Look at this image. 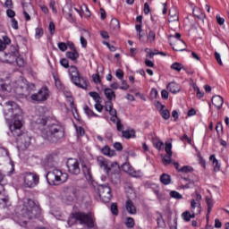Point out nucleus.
Listing matches in <instances>:
<instances>
[{"label": "nucleus", "mask_w": 229, "mask_h": 229, "mask_svg": "<svg viewBox=\"0 0 229 229\" xmlns=\"http://www.w3.org/2000/svg\"><path fill=\"white\" fill-rule=\"evenodd\" d=\"M104 94L106 98H107L108 101H112V99H115V92H114V90H112V89L110 88H106L104 90Z\"/></svg>", "instance_id": "obj_29"}, {"label": "nucleus", "mask_w": 229, "mask_h": 229, "mask_svg": "<svg viewBox=\"0 0 229 229\" xmlns=\"http://www.w3.org/2000/svg\"><path fill=\"white\" fill-rule=\"evenodd\" d=\"M111 212L113 216H119V209L117 208L116 203L111 204Z\"/></svg>", "instance_id": "obj_42"}, {"label": "nucleus", "mask_w": 229, "mask_h": 229, "mask_svg": "<svg viewBox=\"0 0 229 229\" xmlns=\"http://www.w3.org/2000/svg\"><path fill=\"white\" fill-rule=\"evenodd\" d=\"M114 148L116 151H123V144H121V142H115Z\"/></svg>", "instance_id": "obj_62"}, {"label": "nucleus", "mask_w": 229, "mask_h": 229, "mask_svg": "<svg viewBox=\"0 0 229 229\" xmlns=\"http://www.w3.org/2000/svg\"><path fill=\"white\" fill-rule=\"evenodd\" d=\"M206 204L208 207L207 219H208V216H210V212H212V208H214V200L209 197H206Z\"/></svg>", "instance_id": "obj_27"}, {"label": "nucleus", "mask_w": 229, "mask_h": 229, "mask_svg": "<svg viewBox=\"0 0 229 229\" xmlns=\"http://www.w3.org/2000/svg\"><path fill=\"white\" fill-rule=\"evenodd\" d=\"M37 124H41V126H47L42 130V137L45 140L52 142L53 144L62 140L65 135V131L64 126L60 123H50L49 119L44 116H39L37 121Z\"/></svg>", "instance_id": "obj_2"}, {"label": "nucleus", "mask_w": 229, "mask_h": 229, "mask_svg": "<svg viewBox=\"0 0 229 229\" xmlns=\"http://www.w3.org/2000/svg\"><path fill=\"white\" fill-rule=\"evenodd\" d=\"M160 182L163 183V185H169V183H171V175L167 174H161Z\"/></svg>", "instance_id": "obj_33"}, {"label": "nucleus", "mask_w": 229, "mask_h": 229, "mask_svg": "<svg viewBox=\"0 0 229 229\" xmlns=\"http://www.w3.org/2000/svg\"><path fill=\"white\" fill-rule=\"evenodd\" d=\"M6 15L7 17H9L10 19H13V17H15V13L13 10L12 9H7L6 11Z\"/></svg>", "instance_id": "obj_59"}, {"label": "nucleus", "mask_w": 229, "mask_h": 229, "mask_svg": "<svg viewBox=\"0 0 229 229\" xmlns=\"http://www.w3.org/2000/svg\"><path fill=\"white\" fill-rule=\"evenodd\" d=\"M46 178L49 185H61L67 182L69 175L59 169H54L46 174Z\"/></svg>", "instance_id": "obj_5"}, {"label": "nucleus", "mask_w": 229, "mask_h": 229, "mask_svg": "<svg viewBox=\"0 0 229 229\" xmlns=\"http://www.w3.org/2000/svg\"><path fill=\"white\" fill-rule=\"evenodd\" d=\"M148 41L151 43H153V41L155 40V38H157V34L155 33V31L153 30H149L148 36H147Z\"/></svg>", "instance_id": "obj_40"}, {"label": "nucleus", "mask_w": 229, "mask_h": 229, "mask_svg": "<svg viewBox=\"0 0 229 229\" xmlns=\"http://www.w3.org/2000/svg\"><path fill=\"white\" fill-rule=\"evenodd\" d=\"M193 15L199 21H205V13H203V11L198 7L193 9Z\"/></svg>", "instance_id": "obj_25"}, {"label": "nucleus", "mask_w": 229, "mask_h": 229, "mask_svg": "<svg viewBox=\"0 0 229 229\" xmlns=\"http://www.w3.org/2000/svg\"><path fill=\"white\" fill-rule=\"evenodd\" d=\"M3 44H4V47L6 48V46H10L12 44V39L8 38V36H4L3 37Z\"/></svg>", "instance_id": "obj_51"}, {"label": "nucleus", "mask_w": 229, "mask_h": 229, "mask_svg": "<svg viewBox=\"0 0 229 229\" xmlns=\"http://www.w3.org/2000/svg\"><path fill=\"white\" fill-rule=\"evenodd\" d=\"M130 89V85H128V82L124 80L122 81V86H120L121 90H128Z\"/></svg>", "instance_id": "obj_53"}, {"label": "nucleus", "mask_w": 229, "mask_h": 229, "mask_svg": "<svg viewBox=\"0 0 229 229\" xmlns=\"http://www.w3.org/2000/svg\"><path fill=\"white\" fill-rule=\"evenodd\" d=\"M23 8V15L25 17L26 21H31V16L28 13L30 10H33V5H31L30 3L22 4Z\"/></svg>", "instance_id": "obj_18"}, {"label": "nucleus", "mask_w": 229, "mask_h": 229, "mask_svg": "<svg viewBox=\"0 0 229 229\" xmlns=\"http://www.w3.org/2000/svg\"><path fill=\"white\" fill-rule=\"evenodd\" d=\"M182 217L184 219V221L189 222L191 221V212L185 211L182 214Z\"/></svg>", "instance_id": "obj_49"}, {"label": "nucleus", "mask_w": 229, "mask_h": 229, "mask_svg": "<svg viewBox=\"0 0 229 229\" xmlns=\"http://www.w3.org/2000/svg\"><path fill=\"white\" fill-rule=\"evenodd\" d=\"M40 182V176L36 173L27 172L23 174V186L27 189H34Z\"/></svg>", "instance_id": "obj_7"}, {"label": "nucleus", "mask_w": 229, "mask_h": 229, "mask_svg": "<svg viewBox=\"0 0 229 229\" xmlns=\"http://www.w3.org/2000/svg\"><path fill=\"white\" fill-rule=\"evenodd\" d=\"M114 108V103H112V100H108L106 102L105 110L106 112H108V110H112Z\"/></svg>", "instance_id": "obj_48"}, {"label": "nucleus", "mask_w": 229, "mask_h": 229, "mask_svg": "<svg viewBox=\"0 0 229 229\" xmlns=\"http://www.w3.org/2000/svg\"><path fill=\"white\" fill-rule=\"evenodd\" d=\"M170 196H171V198H174V199H182V198H183V196H182V194H180V192H178L176 191H170Z\"/></svg>", "instance_id": "obj_41"}, {"label": "nucleus", "mask_w": 229, "mask_h": 229, "mask_svg": "<svg viewBox=\"0 0 229 229\" xmlns=\"http://www.w3.org/2000/svg\"><path fill=\"white\" fill-rule=\"evenodd\" d=\"M77 222H79L80 225H86L88 228H94V218L90 214L80 212L72 213L68 218L69 226L76 225Z\"/></svg>", "instance_id": "obj_4"}, {"label": "nucleus", "mask_w": 229, "mask_h": 229, "mask_svg": "<svg viewBox=\"0 0 229 229\" xmlns=\"http://www.w3.org/2000/svg\"><path fill=\"white\" fill-rule=\"evenodd\" d=\"M115 76L116 78H118V80H124V72H123V70L118 69L115 72Z\"/></svg>", "instance_id": "obj_45"}, {"label": "nucleus", "mask_w": 229, "mask_h": 229, "mask_svg": "<svg viewBox=\"0 0 229 229\" xmlns=\"http://www.w3.org/2000/svg\"><path fill=\"white\" fill-rule=\"evenodd\" d=\"M63 13L70 22H74V21H76V19L72 17V4H66L63 8Z\"/></svg>", "instance_id": "obj_14"}, {"label": "nucleus", "mask_w": 229, "mask_h": 229, "mask_svg": "<svg viewBox=\"0 0 229 229\" xmlns=\"http://www.w3.org/2000/svg\"><path fill=\"white\" fill-rule=\"evenodd\" d=\"M122 137L123 139H133L135 138V130L131 129L129 131H122Z\"/></svg>", "instance_id": "obj_30"}, {"label": "nucleus", "mask_w": 229, "mask_h": 229, "mask_svg": "<svg viewBox=\"0 0 229 229\" xmlns=\"http://www.w3.org/2000/svg\"><path fill=\"white\" fill-rule=\"evenodd\" d=\"M60 64L64 69H69V60L63 58L60 60Z\"/></svg>", "instance_id": "obj_52"}, {"label": "nucleus", "mask_w": 229, "mask_h": 229, "mask_svg": "<svg viewBox=\"0 0 229 229\" xmlns=\"http://www.w3.org/2000/svg\"><path fill=\"white\" fill-rule=\"evenodd\" d=\"M4 7L5 8H13V2L12 0H6L4 3Z\"/></svg>", "instance_id": "obj_64"}, {"label": "nucleus", "mask_w": 229, "mask_h": 229, "mask_svg": "<svg viewBox=\"0 0 229 229\" xmlns=\"http://www.w3.org/2000/svg\"><path fill=\"white\" fill-rule=\"evenodd\" d=\"M57 159L58 156L56 154H49L46 157V164L48 165V167H53Z\"/></svg>", "instance_id": "obj_19"}, {"label": "nucleus", "mask_w": 229, "mask_h": 229, "mask_svg": "<svg viewBox=\"0 0 229 229\" xmlns=\"http://www.w3.org/2000/svg\"><path fill=\"white\" fill-rule=\"evenodd\" d=\"M4 115L6 121H13L9 125V130L13 137H16V142L21 149H28L31 146V136L28 132L22 131V110L19 105L13 101H8L4 106Z\"/></svg>", "instance_id": "obj_1"}, {"label": "nucleus", "mask_w": 229, "mask_h": 229, "mask_svg": "<svg viewBox=\"0 0 229 229\" xmlns=\"http://www.w3.org/2000/svg\"><path fill=\"white\" fill-rule=\"evenodd\" d=\"M21 218L15 221L21 226H27L28 222L30 219H38L40 217V214H42V209H40V205L38 202H35V200L31 199L25 198L23 199V208L19 212Z\"/></svg>", "instance_id": "obj_3"}, {"label": "nucleus", "mask_w": 229, "mask_h": 229, "mask_svg": "<svg viewBox=\"0 0 229 229\" xmlns=\"http://www.w3.org/2000/svg\"><path fill=\"white\" fill-rule=\"evenodd\" d=\"M101 151L102 154L106 157H115V150L110 149V147H108V145L105 146Z\"/></svg>", "instance_id": "obj_28"}, {"label": "nucleus", "mask_w": 229, "mask_h": 229, "mask_svg": "<svg viewBox=\"0 0 229 229\" xmlns=\"http://www.w3.org/2000/svg\"><path fill=\"white\" fill-rule=\"evenodd\" d=\"M58 47L60 49V51H67V44L64 43V42H59L58 43Z\"/></svg>", "instance_id": "obj_55"}, {"label": "nucleus", "mask_w": 229, "mask_h": 229, "mask_svg": "<svg viewBox=\"0 0 229 229\" xmlns=\"http://www.w3.org/2000/svg\"><path fill=\"white\" fill-rule=\"evenodd\" d=\"M167 90L172 92V94H178L180 91V85H178L176 82H170L167 87Z\"/></svg>", "instance_id": "obj_22"}, {"label": "nucleus", "mask_w": 229, "mask_h": 229, "mask_svg": "<svg viewBox=\"0 0 229 229\" xmlns=\"http://www.w3.org/2000/svg\"><path fill=\"white\" fill-rule=\"evenodd\" d=\"M171 69H173L174 71H177V72H180V71H182V69H183V64H182L180 63H174L171 65Z\"/></svg>", "instance_id": "obj_39"}, {"label": "nucleus", "mask_w": 229, "mask_h": 229, "mask_svg": "<svg viewBox=\"0 0 229 229\" xmlns=\"http://www.w3.org/2000/svg\"><path fill=\"white\" fill-rule=\"evenodd\" d=\"M48 30H49L50 35H55V22L50 21Z\"/></svg>", "instance_id": "obj_56"}, {"label": "nucleus", "mask_w": 229, "mask_h": 229, "mask_svg": "<svg viewBox=\"0 0 229 229\" xmlns=\"http://www.w3.org/2000/svg\"><path fill=\"white\" fill-rule=\"evenodd\" d=\"M97 163L100 169L105 171L106 174H110V170L112 169V165H114V162H111L104 157H98Z\"/></svg>", "instance_id": "obj_13"}, {"label": "nucleus", "mask_w": 229, "mask_h": 229, "mask_svg": "<svg viewBox=\"0 0 229 229\" xmlns=\"http://www.w3.org/2000/svg\"><path fill=\"white\" fill-rule=\"evenodd\" d=\"M124 128V125H123V123H121V119L117 118V121H116V130L118 131H123Z\"/></svg>", "instance_id": "obj_54"}, {"label": "nucleus", "mask_w": 229, "mask_h": 229, "mask_svg": "<svg viewBox=\"0 0 229 229\" xmlns=\"http://www.w3.org/2000/svg\"><path fill=\"white\" fill-rule=\"evenodd\" d=\"M98 196L104 203H109L112 199V189L108 183L99 184L98 186Z\"/></svg>", "instance_id": "obj_8"}, {"label": "nucleus", "mask_w": 229, "mask_h": 229, "mask_svg": "<svg viewBox=\"0 0 229 229\" xmlns=\"http://www.w3.org/2000/svg\"><path fill=\"white\" fill-rule=\"evenodd\" d=\"M44 35V30L42 28H37L35 37L36 38H40Z\"/></svg>", "instance_id": "obj_46"}, {"label": "nucleus", "mask_w": 229, "mask_h": 229, "mask_svg": "<svg viewBox=\"0 0 229 229\" xmlns=\"http://www.w3.org/2000/svg\"><path fill=\"white\" fill-rule=\"evenodd\" d=\"M95 108L98 112H103V105H101V100L98 102H96Z\"/></svg>", "instance_id": "obj_57"}, {"label": "nucleus", "mask_w": 229, "mask_h": 229, "mask_svg": "<svg viewBox=\"0 0 229 229\" xmlns=\"http://www.w3.org/2000/svg\"><path fill=\"white\" fill-rule=\"evenodd\" d=\"M164 108H165V106H161V108L159 109L160 115L165 119V121H167L171 117V113L169 110Z\"/></svg>", "instance_id": "obj_23"}, {"label": "nucleus", "mask_w": 229, "mask_h": 229, "mask_svg": "<svg viewBox=\"0 0 229 229\" xmlns=\"http://www.w3.org/2000/svg\"><path fill=\"white\" fill-rule=\"evenodd\" d=\"M173 144L171 142H165V151L169 157H173Z\"/></svg>", "instance_id": "obj_35"}, {"label": "nucleus", "mask_w": 229, "mask_h": 229, "mask_svg": "<svg viewBox=\"0 0 229 229\" xmlns=\"http://www.w3.org/2000/svg\"><path fill=\"white\" fill-rule=\"evenodd\" d=\"M215 58L217 62V64H219V65L223 66V61H221V55L217 52H215Z\"/></svg>", "instance_id": "obj_58"}, {"label": "nucleus", "mask_w": 229, "mask_h": 229, "mask_svg": "<svg viewBox=\"0 0 229 229\" xmlns=\"http://www.w3.org/2000/svg\"><path fill=\"white\" fill-rule=\"evenodd\" d=\"M70 72L71 81H72V83L76 85V87H79V89H83L84 90H87V87H89V81L80 75L78 68L74 65L71 66Z\"/></svg>", "instance_id": "obj_6"}, {"label": "nucleus", "mask_w": 229, "mask_h": 229, "mask_svg": "<svg viewBox=\"0 0 229 229\" xmlns=\"http://www.w3.org/2000/svg\"><path fill=\"white\" fill-rule=\"evenodd\" d=\"M125 207L129 214H131V215L137 214V208H135V205L133 204V201H131V199H128L126 201Z\"/></svg>", "instance_id": "obj_21"}, {"label": "nucleus", "mask_w": 229, "mask_h": 229, "mask_svg": "<svg viewBox=\"0 0 229 229\" xmlns=\"http://www.w3.org/2000/svg\"><path fill=\"white\" fill-rule=\"evenodd\" d=\"M14 64H16V65H18V67H24V59L22 57H21L20 55H18L16 57V60L14 61Z\"/></svg>", "instance_id": "obj_43"}, {"label": "nucleus", "mask_w": 229, "mask_h": 229, "mask_svg": "<svg viewBox=\"0 0 229 229\" xmlns=\"http://www.w3.org/2000/svg\"><path fill=\"white\" fill-rule=\"evenodd\" d=\"M169 17L168 22H174V21H178V12L176 9L172 8L169 10Z\"/></svg>", "instance_id": "obj_26"}, {"label": "nucleus", "mask_w": 229, "mask_h": 229, "mask_svg": "<svg viewBox=\"0 0 229 229\" xmlns=\"http://www.w3.org/2000/svg\"><path fill=\"white\" fill-rule=\"evenodd\" d=\"M13 54H6L5 53V62L7 64H15V61L17 60L18 56H21V55H16L15 57H13Z\"/></svg>", "instance_id": "obj_32"}, {"label": "nucleus", "mask_w": 229, "mask_h": 229, "mask_svg": "<svg viewBox=\"0 0 229 229\" xmlns=\"http://www.w3.org/2000/svg\"><path fill=\"white\" fill-rule=\"evenodd\" d=\"M212 104L214 106L218 108V110H221V107L223 106V103H225V100L223 99V97L219 95H216L211 98Z\"/></svg>", "instance_id": "obj_17"}, {"label": "nucleus", "mask_w": 229, "mask_h": 229, "mask_svg": "<svg viewBox=\"0 0 229 229\" xmlns=\"http://www.w3.org/2000/svg\"><path fill=\"white\" fill-rule=\"evenodd\" d=\"M48 98L49 89H47V87H43L38 93L31 95L30 99H32V101L41 102L47 101Z\"/></svg>", "instance_id": "obj_12"}, {"label": "nucleus", "mask_w": 229, "mask_h": 229, "mask_svg": "<svg viewBox=\"0 0 229 229\" xmlns=\"http://www.w3.org/2000/svg\"><path fill=\"white\" fill-rule=\"evenodd\" d=\"M77 135L78 137H83L85 135V129L83 127L77 128Z\"/></svg>", "instance_id": "obj_60"}, {"label": "nucleus", "mask_w": 229, "mask_h": 229, "mask_svg": "<svg viewBox=\"0 0 229 229\" xmlns=\"http://www.w3.org/2000/svg\"><path fill=\"white\" fill-rule=\"evenodd\" d=\"M64 94L65 98L70 99L69 101L71 103V106H72L74 105V101L71 100L72 98V93H71V91H64Z\"/></svg>", "instance_id": "obj_50"}, {"label": "nucleus", "mask_w": 229, "mask_h": 229, "mask_svg": "<svg viewBox=\"0 0 229 229\" xmlns=\"http://www.w3.org/2000/svg\"><path fill=\"white\" fill-rule=\"evenodd\" d=\"M107 176H109L112 183L114 185L121 183V166H119L117 162H114V164L111 165V170Z\"/></svg>", "instance_id": "obj_9"}, {"label": "nucleus", "mask_w": 229, "mask_h": 229, "mask_svg": "<svg viewBox=\"0 0 229 229\" xmlns=\"http://www.w3.org/2000/svg\"><path fill=\"white\" fill-rule=\"evenodd\" d=\"M7 54L13 55V58H15L16 55H20L19 54V47L11 46L10 47V50H9V52Z\"/></svg>", "instance_id": "obj_37"}, {"label": "nucleus", "mask_w": 229, "mask_h": 229, "mask_svg": "<svg viewBox=\"0 0 229 229\" xmlns=\"http://www.w3.org/2000/svg\"><path fill=\"white\" fill-rule=\"evenodd\" d=\"M90 98H92L94 99V101L96 103H99V101H101V97L99 96V93L96 92V91H91L89 93Z\"/></svg>", "instance_id": "obj_36"}, {"label": "nucleus", "mask_w": 229, "mask_h": 229, "mask_svg": "<svg viewBox=\"0 0 229 229\" xmlns=\"http://www.w3.org/2000/svg\"><path fill=\"white\" fill-rule=\"evenodd\" d=\"M155 148H157V149H158V151H160V149H164V142H162L161 140L156 142Z\"/></svg>", "instance_id": "obj_61"}, {"label": "nucleus", "mask_w": 229, "mask_h": 229, "mask_svg": "<svg viewBox=\"0 0 229 229\" xmlns=\"http://www.w3.org/2000/svg\"><path fill=\"white\" fill-rule=\"evenodd\" d=\"M122 169L123 171H124V173H127L131 176H133V178H139L140 176L139 172L135 171V169L131 167V165H130V163H124L122 165Z\"/></svg>", "instance_id": "obj_15"}, {"label": "nucleus", "mask_w": 229, "mask_h": 229, "mask_svg": "<svg viewBox=\"0 0 229 229\" xmlns=\"http://www.w3.org/2000/svg\"><path fill=\"white\" fill-rule=\"evenodd\" d=\"M83 110L89 117H99V115L96 114V113H94V111H92L89 106H85Z\"/></svg>", "instance_id": "obj_34"}, {"label": "nucleus", "mask_w": 229, "mask_h": 229, "mask_svg": "<svg viewBox=\"0 0 229 229\" xmlns=\"http://www.w3.org/2000/svg\"><path fill=\"white\" fill-rule=\"evenodd\" d=\"M121 28V23H119V20L114 18L111 20L110 22V29L113 30V31H117Z\"/></svg>", "instance_id": "obj_31"}, {"label": "nucleus", "mask_w": 229, "mask_h": 229, "mask_svg": "<svg viewBox=\"0 0 229 229\" xmlns=\"http://www.w3.org/2000/svg\"><path fill=\"white\" fill-rule=\"evenodd\" d=\"M67 169L70 174H74L78 176L81 173V169L80 168V162L76 158H69L67 163Z\"/></svg>", "instance_id": "obj_10"}, {"label": "nucleus", "mask_w": 229, "mask_h": 229, "mask_svg": "<svg viewBox=\"0 0 229 229\" xmlns=\"http://www.w3.org/2000/svg\"><path fill=\"white\" fill-rule=\"evenodd\" d=\"M125 225L127 226V228H133V226H135V220L133 219V217H127Z\"/></svg>", "instance_id": "obj_38"}, {"label": "nucleus", "mask_w": 229, "mask_h": 229, "mask_svg": "<svg viewBox=\"0 0 229 229\" xmlns=\"http://www.w3.org/2000/svg\"><path fill=\"white\" fill-rule=\"evenodd\" d=\"M94 83H101V79L99 78V74H93L92 76Z\"/></svg>", "instance_id": "obj_63"}, {"label": "nucleus", "mask_w": 229, "mask_h": 229, "mask_svg": "<svg viewBox=\"0 0 229 229\" xmlns=\"http://www.w3.org/2000/svg\"><path fill=\"white\" fill-rule=\"evenodd\" d=\"M171 157L173 156L167 155L163 157L162 161L164 165H169V164H171Z\"/></svg>", "instance_id": "obj_47"}, {"label": "nucleus", "mask_w": 229, "mask_h": 229, "mask_svg": "<svg viewBox=\"0 0 229 229\" xmlns=\"http://www.w3.org/2000/svg\"><path fill=\"white\" fill-rule=\"evenodd\" d=\"M66 58H69L72 62H76L78 58H80V54L78 53V50H74L72 52H66Z\"/></svg>", "instance_id": "obj_24"}, {"label": "nucleus", "mask_w": 229, "mask_h": 229, "mask_svg": "<svg viewBox=\"0 0 229 229\" xmlns=\"http://www.w3.org/2000/svg\"><path fill=\"white\" fill-rule=\"evenodd\" d=\"M76 188L74 186H65L63 188V194L67 203H72L76 199Z\"/></svg>", "instance_id": "obj_11"}, {"label": "nucleus", "mask_w": 229, "mask_h": 229, "mask_svg": "<svg viewBox=\"0 0 229 229\" xmlns=\"http://www.w3.org/2000/svg\"><path fill=\"white\" fill-rule=\"evenodd\" d=\"M81 169L86 180H88V182H92V170L90 168V165L82 163Z\"/></svg>", "instance_id": "obj_16"}, {"label": "nucleus", "mask_w": 229, "mask_h": 229, "mask_svg": "<svg viewBox=\"0 0 229 229\" xmlns=\"http://www.w3.org/2000/svg\"><path fill=\"white\" fill-rule=\"evenodd\" d=\"M191 171H194L192 166L184 165L179 170V173H191Z\"/></svg>", "instance_id": "obj_44"}, {"label": "nucleus", "mask_w": 229, "mask_h": 229, "mask_svg": "<svg viewBox=\"0 0 229 229\" xmlns=\"http://www.w3.org/2000/svg\"><path fill=\"white\" fill-rule=\"evenodd\" d=\"M185 47H187V45L182 39L177 40L173 46L174 51H185Z\"/></svg>", "instance_id": "obj_20"}]
</instances>
